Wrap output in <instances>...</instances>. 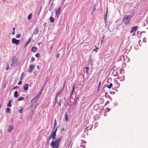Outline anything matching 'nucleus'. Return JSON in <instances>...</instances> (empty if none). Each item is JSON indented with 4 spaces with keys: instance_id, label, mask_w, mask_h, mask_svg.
Returning a JSON list of instances; mask_svg holds the SVG:
<instances>
[{
    "instance_id": "obj_1",
    "label": "nucleus",
    "mask_w": 148,
    "mask_h": 148,
    "mask_svg": "<svg viewBox=\"0 0 148 148\" xmlns=\"http://www.w3.org/2000/svg\"><path fill=\"white\" fill-rule=\"evenodd\" d=\"M62 136H61L59 138H57L55 140H53L51 144V146L52 148H59L60 147V144L61 142Z\"/></svg>"
},
{
    "instance_id": "obj_2",
    "label": "nucleus",
    "mask_w": 148,
    "mask_h": 148,
    "mask_svg": "<svg viewBox=\"0 0 148 148\" xmlns=\"http://www.w3.org/2000/svg\"><path fill=\"white\" fill-rule=\"evenodd\" d=\"M130 21L129 19L125 16L123 18L122 22H123L124 24L126 25L129 23Z\"/></svg>"
},
{
    "instance_id": "obj_3",
    "label": "nucleus",
    "mask_w": 148,
    "mask_h": 148,
    "mask_svg": "<svg viewBox=\"0 0 148 148\" xmlns=\"http://www.w3.org/2000/svg\"><path fill=\"white\" fill-rule=\"evenodd\" d=\"M56 133L52 131L51 133L50 134V136L49 137V139H50L52 138V140H54L56 138Z\"/></svg>"
},
{
    "instance_id": "obj_4",
    "label": "nucleus",
    "mask_w": 148,
    "mask_h": 148,
    "mask_svg": "<svg viewBox=\"0 0 148 148\" xmlns=\"http://www.w3.org/2000/svg\"><path fill=\"white\" fill-rule=\"evenodd\" d=\"M35 66L36 65H34V64H30L29 66V69L28 70V71L29 73L32 72Z\"/></svg>"
},
{
    "instance_id": "obj_5",
    "label": "nucleus",
    "mask_w": 148,
    "mask_h": 148,
    "mask_svg": "<svg viewBox=\"0 0 148 148\" xmlns=\"http://www.w3.org/2000/svg\"><path fill=\"white\" fill-rule=\"evenodd\" d=\"M19 40L16 39L15 38H13L12 39V43L15 44L16 45H18L20 42Z\"/></svg>"
},
{
    "instance_id": "obj_6",
    "label": "nucleus",
    "mask_w": 148,
    "mask_h": 148,
    "mask_svg": "<svg viewBox=\"0 0 148 148\" xmlns=\"http://www.w3.org/2000/svg\"><path fill=\"white\" fill-rule=\"evenodd\" d=\"M65 83V82H64L61 88L60 89L58 92H57L56 93L57 94V95H59L64 91V88Z\"/></svg>"
},
{
    "instance_id": "obj_7",
    "label": "nucleus",
    "mask_w": 148,
    "mask_h": 148,
    "mask_svg": "<svg viewBox=\"0 0 148 148\" xmlns=\"http://www.w3.org/2000/svg\"><path fill=\"white\" fill-rule=\"evenodd\" d=\"M91 54L89 56V58L88 61V63L92 65L91 67H92V66L93 64L92 63L93 59L91 58Z\"/></svg>"
},
{
    "instance_id": "obj_8",
    "label": "nucleus",
    "mask_w": 148,
    "mask_h": 148,
    "mask_svg": "<svg viewBox=\"0 0 148 148\" xmlns=\"http://www.w3.org/2000/svg\"><path fill=\"white\" fill-rule=\"evenodd\" d=\"M138 27L136 26H134L131 28L130 32L131 33L134 31H136L138 29Z\"/></svg>"
},
{
    "instance_id": "obj_9",
    "label": "nucleus",
    "mask_w": 148,
    "mask_h": 148,
    "mask_svg": "<svg viewBox=\"0 0 148 148\" xmlns=\"http://www.w3.org/2000/svg\"><path fill=\"white\" fill-rule=\"evenodd\" d=\"M29 84H24L23 86V89L25 91L27 90L28 89Z\"/></svg>"
},
{
    "instance_id": "obj_10",
    "label": "nucleus",
    "mask_w": 148,
    "mask_h": 148,
    "mask_svg": "<svg viewBox=\"0 0 148 148\" xmlns=\"http://www.w3.org/2000/svg\"><path fill=\"white\" fill-rule=\"evenodd\" d=\"M61 8L60 7L56 10L55 13L56 14H60V12L61 11Z\"/></svg>"
},
{
    "instance_id": "obj_11",
    "label": "nucleus",
    "mask_w": 148,
    "mask_h": 148,
    "mask_svg": "<svg viewBox=\"0 0 148 148\" xmlns=\"http://www.w3.org/2000/svg\"><path fill=\"white\" fill-rule=\"evenodd\" d=\"M13 59L12 60L13 63H16L17 62V59L15 56H13Z\"/></svg>"
},
{
    "instance_id": "obj_12",
    "label": "nucleus",
    "mask_w": 148,
    "mask_h": 148,
    "mask_svg": "<svg viewBox=\"0 0 148 148\" xmlns=\"http://www.w3.org/2000/svg\"><path fill=\"white\" fill-rule=\"evenodd\" d=\"M38 49L37 47L34 46L33 47L31 48V51L33 53L35 52Z\"/></svg>"
},
{
    "instance_id": "obj_13",
    "label": "nucleus",
    "mask_w": 148,
    "mask_h": 148,
    "mask_svg": "<svg viewBox=\"0 0 148 148\" xmlns=\"http://www.w3.org/2000/svg\"><path fill=\"white\" fill-rule=\"evenodd\" d=\"M31 40V38L29 37L27 40V42L25 43V45H24L23 46V48H25L26 47V46L28 45V44L30 42V41Z\"/></svg>"
},
{
    "instance_id": "obj_14",
    "label": "nucleus",
    "mask_w": 148,
    "mask_h": 148,
    "mask_svg": "<svg viewBox=\"0 0 148 148\" xmlns=\"http://www.w3.org/2000/svg\"><path fill=\"white\" fill-rule=\"evenodd\" d=\"M107 13L106 12V13L105 14L104 16V21L105 22V26H106V20H107Z\"/></svg>"
},
{
    "instance_id": "obj_15",
    "label": "nucleus",
    "mask_w": 148,
    "mask_h": 148,
    "mask_svg": "<svg viewBox=\"0 0 148 148\" xmlns=\"http://www.w3.org/2000/svg\"><path fill=\"white\" fill-rule=\"evenodd\" d=\"M43 90H42V89H40L39 92L38 93L37 95L36 96L38 97V100L40 97V95H42Z\"/></svg>"
},
{
    "instance_id": "obj_16",
    "label": "nucleus",
    "mask_w": 148,
    "mask_h": 148,
    "mask_svg": "<svg viewBox=\"0 0 148 148\" xmlns=\"http://www.w3.org/2000/svg\"><path fill=\"white\" fill-rule=\"evenodd\" d=\"M65 121L67 122L69 121V119L68 118V114L66 112H65Z\"/></svg>"
},
{
    "instance_id": "obj_17",
    "label": "nucleus",
    "mask_w": 148,
    "mask_h": 148,
    "mask_svg": "<svg viewBox=\"0 0 148 148\" xmlns=\"http://www.w3.org/2000/svg\"><path fill=\"white\" fill-rule=\"evenodd\" d=\"M134 13V12H133V13H132V15H126L125 14V16L127 17V18H129V20H130V18L133 16Z\"/></svg>"
},
{
    "instance_id": "obj_18",
    "label": "nucleus",
    "mask_w": 148,
    "mask_h": 148,
    "mask_svg": "<svg viewBox=\"0 0 148 148\" xmlns=\"http://www.w3.org/2000/svg\"><path fill=\"white\" fill-rule=\"evenodd\" d=\"M105 85H106V86L108 88L110 89L113 86V84L112 83H110V84L109 85H108L106 84L105 85Z\"/></svg>"
},
{
    "instance_id": "obj_19",
    "label": "nucleus",
    "mask_w": 148,
    "mask_h": 148,
    "mask_svg": "<svg viewBox=\"0 0 148 148\" xmlns=\"http://www.w3.org/2000/svg\"><path fill=\"white\" fill-rule=\"evenodd\" d=\"M6 111L7 113H11V110L9 108H7L6 109Z\"/></svg>"
},
{
    "instance_id": "obj_20",
    "label": "nucleus",
    "mask_w": 148,
    "mask_h": 148,
    "mask_svg": "<svg viewBox=\"0 0 148 148\" xmlns=\"http://www.w3.org/2000/svg\"><path fill=\"white\" fill-rule=\"evenodd\" d=\"M39 30L38 28H36L33 34L36 35L37 34Z\"/></svg>"
},
{
    "instance_id": "obj_21",
    "label": "nucleus",
    "mask_w": 148,
    "mask_h": 148,
    "mask_svg": "<svg viewBox=\"0 0 148 148\" xmlns=\"http://www.w3.org/2000/svg\"><path fill=\"white\" fill-rule=\"evenodd\" d=\"M18 96V92L17 91H15L14 93V96L15 98H17Z\"/></svg>"
},
{
    "instance_id": "obj_22",
    "label": "nucleus",
    "mask_w": 148,
    "mask_h": 148,
    "mask_svg": "<svg viewBox=\"0 0 148 148\" xmlns=\"http://www.w3.org/2000/svg\"><path fill=\"white\" fill-rule=\"evenodd\" d=\"M8 107H12L11 101L10 100L8 101V103L7 105Z\"/></svg>"
},
{
    "instance_id": "obj_23",
    "label": "nucleus",
    "mask_w": 148,
    "mask_h": 148,
    "mask_svg": "<svg viewBox=\"0 0 148 148\" xmlns=\"http://www.w3.org/2000/svg\"><path fill=\"white\" fill-rule=\"evenodd\" d=\"M125 79V76L124 75H122L121 77H119V79L120 81H123Z\"/></svg>"
},
{
    "instance_id": "obj_24",
    "label": "nucleus",
    "mask_w": 148,
    "mask_h": 148,
    "mask_svg": "<svg viewBox=\"0 0 148 148\" xmlns=\"http://www.w3.org/2000/svg\"><path fill=\"white\" fill-rule=\"evenodd\" d=\"M86 69V74L88 75V71L89 69V68L88 66H86L85 68Z\"/></svg>"
},
{
    "instance_id": "obj_25",
    "label": "nucleus",
    "mask_w": 148,
    "mask_h": 148,
    "mask_svg": "<svg viewBox=\"0 0 148 148\" xmlns=\"http://www.w3.org/2000/svg\"><path fill=\"white\" fill-rule=\"evenodd\" d=\"M50 21L51 23H53L54 22V19L51 16L49 18Z\"/></svg>"
},
{
    "instance_id": "obj_26",
    "label": "nucleus",
    "mask_w": 148,
    "mask_h": 148,
    "mask_svg": "<svg viewBox=\"0 0 148 148\" xmlns=\"http://www.w3.org/2000/svg\"><path fill=\"white\" fill-rule=\"evenodd\" d=\"M24 99V98L22 97H19L17 101H22V100H23Z\"/></svg>"
},
{
    "instance_id": "obj_27",
    "label": "nucleus",
    "mask_w": 148,
    "mask_h": 148,
    "mask_svg": "<svg viewBox=\"0 0 148 148\" xmlns=\"http://www.w3.org/2000/svg\"><path fill=\"white\" fill-rule=\"evenodd\" d=\"M32 13L30 14L28 16L27 19L28 20H30L32 18Z\"/></svg>"
},
{
    "instance_id": "obj_28",
    "label": "nucleus",
    "mask_w": 148,
    "mask_h": 148,
    "mask_svg": "<svg viewBox=\"0 0 148 148\" xmlns=\"http://www.w3.org/2000/svg\"><path fill=\"white\" fill-rule=\"evenodd\" d=\"M56 126H57V121H56V119H54V123L53 126L56 127Z\"/></svg>"
},
{
    "instance_id": "obj_29",
    "label": "nucleus",
    "mask_w": 148,
    "mask_h": 148,
    "mask_svg": "<svg viewBox=\"0 0 148 148\" xmlns=\"http://www.w3.org/2000/svg\"><path fill=\"white\" fill-rule=\"evenodd\" d=\"M9 129H10L11 130H12L13 128V126L11 125V124L8 126Z\"/></svg>"
},
{
    "instance_id": "obj_30",
    "label": "nucleus",
    "mask_w": 148,
    "mask_h": 148,
    "mask_svg": "<svg viewBox=\"0 0 148 148\" xmlns=\"http://www.w3.org/2000/svg\"><path fill=\"white\" fill-rule=\"evenodd\" d=\"M35 59L33 57H32L30 62L31 63H33V61H35Z\"/></svg>"
},
{
    "instance_id": "obj_31",
    "label": "nucleus",
    "mask_w": 148,
    "mask_h": 148,
    "mask_svg": "<svg viewBox=\"0 0 148 148\" xmlns=\"http://www.w3.org/2000/svg\"><path fill=\"white\" fill-rule=\"evenodd\" d=\"M38 98V97L36 96V97H34L31 100L32 101H33V102H34L36 100V99Z\"/></svg>"
},
{
    "instance_id": "obj_32",
    "label": "nucleus",
    "mask_w": 148,
    "mask_h": 148,
    "mask_svg": "<svg viewBox=\"0 0 148 148\" xmlns=\"http://www.w3.org/2000/svg\"><path fill=\"white\" fill-rule=\"evenodd\" d=\"M88 126H86V127L84 128V133L88 131Z\"/></svg>"
},
{
    "instance_id": "obj_33",
    "label": "nucleus",
    "mask_w": 148,
    "mask_h": 148,
    "mask_svg": "<svg viewBox=\"0 0 148 148\" xmlns=\"http://www.w3.org/2000/svg\"><path fill=\"white\" fill-rule=\"evenodd\" d=\"M20 36H21V34L19 33H18L16 36V37L17 38H20Z\"/></svg>"
},
{
    "instance_id": "obj_34",
    "label": "nucleus",
    "mask_w": 148,
    "mask_h": 148,
    "mask_svg": "<svg viewBox=\"0 0 148 148\" xmlns=\"http://www.w3.org/2000/svg\"><path fill=\"white\" fill-rule=\"evenodd\" d=\"M99 48L98 47H96L95 49H94L93 50V51H95L96 52H97V50L99 49Z\"/></svg>"
},
{
    "instance_id": "obj_35",
    "label": "nucleus",
    "mask_w": 148,
    "mask_h": 148,
    "mask_svg": "<svg viewBox=\"0 0 148 148\" xmlns=\"http://www.w3.org/2000/svg\"><path fill=\"white\" fill-rule=\"evenodd\" d=\"M21 109L19 110V112L20 113H21L23 112V108L22 107H21Z\"/></svg>"
},
{
    "instance_id": "obj_36",
    "label": "nucleus",
    "mask_w": 148,
    "mask_h": 148,
    "mask_svg": "<svg viewBox=\"0 0 148 148\" xmlns=\"http://www.w3.org/2000/svg\"><path fill=\"white\" fill-rule=\"evenodd\" d=\"M40 55V54L39 53H37L35 54V56L37 58H38L39 57Z\"/></svg>"
},
{
    "instance_id": "obj_37",
    "label": "nucleus",
    "mask_w": 148,
    "mask_h": 148,
    "mask_svg": "<svg viewBox=\"0 0 148 148\" xmlns=\"http://www.w3.org/2000/svg\"><path fill=\"white\" fill-rule=\"evenodd\" d=\"M46 83L45 82L44 83V84H43V85H42V88H41L40 89H42V90H43L44 88V87L45 86V85H46Z\"/></svg>"
},
{
    "instance_id": "obj_38",
    "label": "nucleus",
    "mask_w": 148,
    "mask_h": 148,
    "mask_svg": "<svg viewBox=\"0 0 148 148\" xmlns=\"http://www.w3.org/2000/svg\"><path fill=\"white\" fill-rule=\"evenodd\" d=\"M18 87H19V86H13L12 88V90H14L15 89H16V88H18Z\"/></svg>"
},
{
    "instance_id": "obj_39",
    "label": "nucleus",
    "mask_w": 148,
    "mask_h": 148,
    "mask_svg": "<svg viewBox=\"0 0 148 148\" xmlns=\"http://www.w3.org/2000/svg\"><path fill=\"white\" fill-rule=\"evenodd\" d=\"M53 4V3L52 2V4H51V7L49 8V10L50 11H51V10H52L53 9V7L52 6V5Z\"/></svg>"
},
{
    "instance_id": "obj_40",
    "label": "nucleus",
    "mask_w": 148,
    "mask_h": 148,
    "mask_svg": "<svg viewBox=\"0 0 148 148\" xmlns=\"http://www.w3.org/2000/svg\"><path fill=\"white\" fill-rule=\"evenodd\" d=\"M59 106H61V100L60 99L59 100V102L58 103Z\"/></svg>"
},
{
    "instance_id": "obj_41",
    "label": "nucleus",
    "mask_w": 148,
    "mask_h": 148,
    "mask_svg": "<svg viewBox=\"0 0 148 148\" xmlns=\"http://www.w3.org/2000/svg\"><path fill=\"white\" fill-rule=\"evenodd\" d=\"M23 75H24V73H23L20 76V80H23Z\"/></svg>"
},
{
    "instance_id": "obj_42",
    "label": "nucleus",
    "mask_w": 148,
    "mask_h": 148,
    "mask_svg": "<svg viewBox=\"0 0 148 148\" xmlns=\"http://www.w3.org/2000/svg\"><path fill=\"white\" fill-rule=\"evenodd\" d=\"M75 83H74V84H73V87H72V90L74 91L75 89Z\"/></svg>"
},
{
    "instance_id": "obj_43",
    "label": "nucleus",
    "mask_w": 148,
    "mask_h": 148,
    "mask_svg": "<svg viewBox=\"0 0 148 148\" xmlns=\"http://www.w3.org/2000/svg\"><path fill=\"white\" fill-rule=\"evenodd\" d=\"M58 127H56L55 130H52V131L53 132H55L56 133V132L57 131V130H58Z\"/></svg>"
},
{
    "instance_id": "obj_44",
    "label": "nucleus",
    "mask_w": 148,
    "mask_h": 148,
    "mask_svg": "<svg viewBox=\"0 0 148 148\" xmlns=\"http://www.w3.org/2000/svg\"><path fill=\"white\" fill-rule=\"evenodd\" d=\"M9 69V65L8 64H7V66L5 68V69L6 70H8Z\"/></svg>"
},
{
    "instance_id": "obj_45",
    "label": "nucleus",
    "mask_w": 148,
    "mask_h": 148,
    "mask_svg": "<svg viewBox=\"0 0 148 148\" xmlns=\"http://www.w3.org/2000/svg\"><path fill=\"white\" fill-rule=\"evenodd\" d=\"M33 114H31L29 116V119L30 120H32V116Z\"/></svg>"
},
{
    "instance_id": "obj_46",
    "label": "nucleus",
    "mask_w": 148,
    "mask_h": 148,
    "mask_svg": "<svg viewBox=\"0 0 148 148\" xmlns=\"http://www.w3.org/2000/svg\"><path fill=\"white\" fill-rule=\"evenodd\" d=\"M64 127H62L60 130V132H62L64 131Z\"/></svg>"
},
{
    "instance_id": "obj_47",
    "label": "nucleus",
    "mask_w": 148,
    "mask_h": 148,
    "mask_svg": "<svg viewBox=\"0 0 148 148\" xmlns=\"http://www.w3.org/2000/svg\"><path fill=\"white\" fill-rule=\"evenodd\" d=\"M109 103V101H107V102L105 103V104H104V106H106V105H107Z\"/></svg>"
},
{
    "instance_id": "obj_48",
    "label": "nucleus",
    "mask_w": 148,
    "mask_h": 148,
    "mask_svg": "<svg viewBox=\"0 0 148 148\" xmlns=\"http://www.w3.org/2000/svg\"><path fill=\"white\" fill-rule=\"evenodd\" d=\"M113 105L114 106H116L117 105L118 103L116 102L115 101Z\"/></svg>"
},
{
    "instance_id": "obj_49",
    "label": "nucleus",
    "mask_w": 148,
    "mask_h": 148,
    "mask_svg": "<svg viewBox=\"0 0 148 148\" xmlns=\"http://www.w3.org/2000/svg\"><path fill=\"white\" fill-rule=\"evenodd\" d=\"M95 9L93 8L92 9V10H91V14L93 12H94V11H95Z\"/></svg>"
},
{
    "instance_id": "obj_50",
    "label": "nucleus",
    "mask_w": 148,
    "mask_h": 148,
    "mask_svg": "<svg viewBox=\"0 0 148 148\" xmlns=\"http://www.w3.org/2000/svg\"><path fill=\"white\" fill-rule=\"evenodd\" d=\"M58 95H57V94H56L55 98V101H57V97Z\"/></svg>"
},
{
    "instance_id": "obj_51",
    "label": "nucleus",
    "mask_w": 148,
    "mask_h": 148,
    "mask_svg": "<svg viewBox=\"0 0 148 148\" xmlns=\"http://www.w3.org/2000/svg\"><path fill=\"white\" fill-rule=\"evenodd\" d=\"M110 94H111L114 95L115 94V92L110 91Z\"/></svg>"
},
{
    "instance_id": "obj_52",
    "label": "nucleus",
    "mask_w": 148,
    "mask_h": 148,
    "mask_svg": "<svg viewBox=\"0 0 148 148\" xmlns=\"http://www.w3.org/2000/svg\"><path fill=\"white\" fill-rule=\"evenodd\" d=\"M101 82L100 81H99V82L98 85V87H100V86L101 85Z\"/></svg>"
},
{
    "instance_id": "obj_53",
    "label": "nucleus",
    "mask_w": 148,
    "mask_h": 148,
    "mask_svg": "<svg viewBox=\"0 0 148 148\" xmlns=\"http://www.w3.org/2000/svg\"><path fill=\"white\" fill-rule=\"evenodd\" d=\"M108 97L110 100L112 101V99L111 98L110 96L109 95H108Z\"/></svg>"
},
{
    "instance_id": "obj_54",
    "label": "nucleus",
    "mask_w": 148,
    "mask_h": 148,
    "mask_svg": "<svg viewBox=\"0 0 148 148\" xmlns=\"http://www.w3.org/2000/svg\"><path fill=\"white\" fill-rule=\"evenodd\" d=\"M57 101H55L53 102V106H54L56 105V103H57Z\"/></svg>"
},
{
    "instance_id": "obj_55",
    "label": "nucleus",
    "mask_w": 148,
    "mask_h": 148,
    "mask_svg": "<svg viewBox=\"0 0 148 148\" xmlns=\"http://www.w3.org/2000/svg\"><path fill=\"white\" fill-rule=\"evenodd\" d=\"M22 84V81L21 80L18 82V85H20L21 84Z\"/></svg>"
},
{
    "instance_id": "obj_56",
    "label": "nucleus",
    "mask_w": 148,
    "mask_h": 148,
    "mask_svg": "<svg viewBox=\"0 0 148 148\" xmlns=\"http://www.w3.org/2000/svg\"><path fill=\"white\" fill-rule=\"evenodd\" d=\"M60 14H56V17H57V18H58L59 16V15H60Z\"/></svg>"
},
{
    "instance_id": "obj_57",
    "label": "nucleus",
    "mask_w": 148,
    "mask_h": 148,
    "mask_svg": "<svg viewBox=\"0 0 148 148\" xmlns=\"http://www.w3.org/2000/svg\"><path fill=\"white\" fill-rule=\"evenodd\" d=\"M60 14H56V17H57V18H58L59 16V15H60Z\"/></svg>"
},
{
    "instance_id": "obj_58",
    "label": "nucleus",
    "mask_w": 148,
    "mask_h": 148,
    "mask_svg": "<svg viewBox=\"0 0 148 148\" xmlns=\"http://www.w3.org/2000/svg\"><path fill=\"white\" fill-rule=\"evenodd\" d=\"M107 93H108V92H106L105 93V97H106V98H107Z\"/></svg>"
},
{
    "instance_id": "obj_59",
    "label": "nucleus",
    "mask_w": 148,
    "mask_h": 148,
    "mask_svg": "<svg viewBox=\"0 0 148 148\" xmlns=\"http://www.w3.org/2000/svg\"><path fill=\"white\" fill-rule=\"evenodd\" d=\"M80 147H83L84 148H86L85 146L84 145H80Z\"/></svg>"
},
{
    "instance_id": "obj_60",
    "label": "nucleus",
    "mask_w": 148,
    "mask_h": 148,
    "mask_svg": "<svg viewBox=\"0 0 148 148\" xmlns=\"http://www.w3.org/2000/svg\"><path fill=\"white\" fill-rule=\"evenodd\" d=\"M60 55V53H58L57 55H56V57L57 58L59 57Z\"/></svg>"
},
{
    "instance_id": "obj_61",
    "label": "nucleus",
    "mask_w": 148,
    "mask_h": 148,
    "mask_svg": "<svg viewBox=\"0 0 148 148\" xmlns=\"http://www.w3.org/2000/svg\"><path fill=\"white\" fill-rule=\"evenodd\" d=\"M7 130H8V131L9 132H11V131L12 130H11L10 129H9V128H8V129Z\"/></svg>"
},
{
    "instance_id": "obj_62",
    "label": "nucleus",
    "mask_w": 148,
    "mask_h": 148,
    "mask_svg": "<svg viewBox=\"0 0 148 148\" xmlns=\"http://www.w3.org/2000/svg\"><path fill=\"white\" fill-rule=\"evenodd\" d=\"M15 34V31H12V35H14Z\"/></svg>"
},
{
    "instance_id": "obj_63",
    "label": "nucleus",
    "mask_w": 148,
    "mask_h": 148,
    "mask_svg": "<svg viewBox=\"0 0 148 148\" xmlns=\"http://www.w3.org/2000/svg\"><path fill=\"white\" fill-rule=\"evenodd\" d=\"M74 91L72 90L71 92V95H73L74 93Z\"/></svg>"
},
{
    "instance_id": "obj_64",
    "label": "nucleus",
    "mask_w": 148,
    "mask_h": 148,
    "mask_svg": "<svg viewBox=\"0 0 148 148\" xmlns=\"http://www.w3.org/2000/svg\"><path fill=\"white\" fill-rule=\"evenodd\" d=\"M106 109L107 110V111L108 112H109L110 110V108H106Z\"/></svg>"
}]
</instances>
